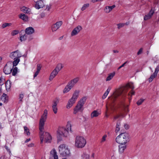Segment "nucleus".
I'll use <instances>...</instances> for the list:
<instances>
[{"instance_id":"1","label":"nucleus","mask_w":159,"mask_h":159,"mask_svg":"<svg viewBox=\"0 0 159 159\" xmlns=\"http://www.w3.org/2000/svg\"><path fill=\"white\" fill-rule=\"evenodd\" d=\"M47 115L48 111L45 109L44 110V113L41 116L39 120V128L40 131L39 135L41 143H43L44 138H45V142L47 143H51L52 139L51 135L48 133L44 132L45 122L47 119Z\"/></svg>"},{"instance_id":"2","label":"nucleus","mask_w":159,"mask_h":159,"mask_svg":"<svg viewBox=\"0 0 159 159\" xmlns=\"http://www.w3.org/2000/svg\"><path fill=\"white\" fill-rule=\"evenodd\" d=\"M129 88L131 89L132 90L128 94L129 96H132L133 95H134V92L133 90L134 89L133 83H129L125 86L122 87L113 93L112 98L113 99L112 101H114L116 98L120 95L122 94H125L126 93Z\"/></svg>"},{"instance_id":"3","label":"nucleus","mask_w":159,"mask_h":159,"mask_svg":"<svg viewBox=\"0 0 159 159\" xmlns=\"http://www.w3.org/2000/svg\"><path fill=\"white\" fill-rule=\"evenodd\" d=\"M80 91L79 90H75L72 94L71 97L68 100L66 105V108L70 109L75 103L79 97Z\"/></svg>"},{"instance_id":"4","label":"nucleus","mask_w":159,"mask_h":159,"mask_svg":"<svg viewBox=\"0 0 159 159\" xmlns=\"http://www.w3.org/2000/svg\"><path fill=\"white\" fill-rule=\"evenodd\" d=\"M57 137L59 141L62 139V137H66L69 135L68 130L63 127H59L57 131Z\"/></svg>"},{"instance_id":"5","label":"nucleus","mask_w":159,"mask_h":159,"mask_svg":"<svg viewBox=\"0 0 159 159\" xmlns=\"http://www.w3.org/2000/svg\"><path fill=\"white\" fill-rule=\"evenodd\" d=\"M58 152L60 155L63 157L68 156L70 154V151L67 146L62 144L58 147Z\"/></svg>"},{"instance_id":"6","label":"nucleus","mask_w":159,"mask_h":159,"mask_svg":"<svg viewBox=\"0 0 159 159\" xmlns=\"http://www.w3.org/2000/svg\"><path fill=\"white\" fill-rule=\"evenodd\" d=\"M86 142V139L82 136H77L75 140V146L78 148H82L84 147Z\"/></svg>"},{"instance_id":"7","label":"nucleus","mask_w":159,"mask_h":159,"mask_svg":"<svg viewBox=\"0 0 159 159\" xmlns=\"http://www.w3.org/2000/svg\"><path fill=\"white\" fill-rule=\"evenodd\" d=\"M128 134L125 133H122L119 135L116 139V142L120 144H125L127 141Z\"/></svg>"},{"instance_id":"8","label":"nucleus","mask_w":159,"mask_h":159,"mask_svg":"<svg viewBox=\"0 0 159 159\" xmlns=\"http://www.w3.org/2000/svg\"><path fill=\"white\" fill-rule=\"evenodd\" d=\"M22 56V55L19 50L11 52L9 55V57L12 59L20 58Z\"/></svg>"},{"instance_id":"9","label":"nucleus","mask_w":159,"mask_h":159,"mask_svg":"<svg viewBox=\"0 0 159 159\" xmlns=\"http://www.w3.org/2000/svg\"><path fill=\"white\" fill-rule=\"evenodd\" d=\"M13 66L11 63H7L5 66L4 69V72L6 74H9L11 72L13 69Z\"/></svg>"},{"instance_id":"10","label":"nucleus","mask_w":159,"mask_h":159,"mask_svg":"<svg viewBox=\"0 0 159 159\" xmlns=\"http://www.w3.org/2000/svg\"><path fill=\"white\" fill-rule=\"evenodd\" d=\"M82 27L80 25H78L75 28L71 33V35L72 37L77 35L82 30Z\"/></svg>"},{"instance_id":"11","label":"nucleus","mask_w":159,"mask_h":159,"mask_svg":"<svg viewBox=\"0 0 159 159\" xmlns=\"http://www.w3.org/2000/svg\"><path fill=\"white\" fill-rule=\"evenodd\" d=\"M83 106V105L78 102L76 106L74 109V114H75L79 111H82L84 110Z\"/></svg>"},{"instance_id":"12","label":"nucleus","mask_w":159,"mask_h":159,"mask_svg":"<svg viewBox=\"0 0 159 159\" xmlns=\"http://www.w3.org/2000/svg\"><path fill=\"white\" fill-rule=\"evenodd\" d=\"M62 24V21H59L57 22L55 24H53L51 27L52 32L56 31L61 25Z\"/></svg>"},{"instance_id":"13","label":"nucleus","mask_w":159,"mask_h":159,"mask_svg":"<svg viewBox=\"0 0 159 159\" xmlns=\"http://www.w3.org/2000/svg\"><path fill=\"white\" fill-rule=\"evenodd\" d=\"M45 6L43 0H39L36 2L35 5V8L37 9H39L43 8Z\"/></svg>"},{"instance_id":"14","label":"nucleus","mask_w":159,"mask_h":159,"mask_svg":"<svg viewBox=\"0 0 159 159\" xmlns=\"http://www.w3.org/2000/svg\"><path fill=\"white\" fill-rule=\"evenodd\" d=\"M49 159H58L57 151L54 149H53L50 152Z\"/></svg>"},{"instance_id":"15","label":"nucleus","mask_w":159,"mask_h":159,"mask_svg":"<svg viewBox=\"0 0 159 159\" xmlns=\"http://www.w3.org/2000/svg\"><path fill=\"white\" fill-rule=\"evenodd\" d=\"M79 80L78 78H76L69 81L68 84L72 88Z\"/></svg>"},{"instance_id":"16","label":"nucleus","mask_w":159,"mask_h":159,"mask_svg":"<svg viewBox=\"0 0 159 159\" xmlns=\"http://www.w3.org/2000/svg\"><path fill=\"white\" fill-rule=\"evenodd\" d=\"M27 34L24 32V30H22L20 33V40L21 41H23L26 40Z\"/></svg>"},{"instance_id":"17","label":"nucleus","mask_w":159,"mask_h":159,"mask_svg":"<svg viewBox=\"0 0 159 159\" xmlns=\"http://www.w3.org/2000/svg\"><path fill=\"white\" fill-rule=\"evenodd\" d=\"M116 7V6L113 5L112 6H107L104 8V11L105 13H108L110 12L112 10Z\"/></svg>"},{"instance_id":"18","label":"nucleus","mask_w":159,"mask_h":159,"mask_svg":"<svg viewBox=\"0 0 159 159\" xmlns=\"http://www.w3.org/2000/svg\"><path fill=\"white\" fill-rule=\"evenodd\" d=\"M34 29L31 27L26 28L25 30V33L27 35H30L34 33Z\"/></svg>"},{"instance_id":"19","label":"nucleus","mask_w":159,"mask_h":159,"mask_svg":"<svg viewBox=\"0 0 159 159\" xmlns=\"http://www.w3.org/2000/svg\"><path fill=\"white\" fill-rule=\"evenodd\" d=\"M58 102L57 101H54L52 105V108L53 111L55 114H56L57 111V105Z\"/></svg>"},{"instance_id":"20","label":"nucleus","mask_w":159,"mask_h":159,"mask_svg":"<svg viewBox=\"0 0 159 159\" xmlns=\"http://www.w3.org/2000/svg\"><path fill=\"white\" fill-rule=\"evenodd\" d=\"M153 13L154 11H153L152 9L151 10L149 13L144 16V20H147L150 19L153 15Z\"/></svg>"},{"instance_id":"21","label":"nucleus","mask_w":159,"mask_h":159,"mask_svg":"<svg viewBox=\"0 0 159 159\" xmlns=\"http://www.w3.org/2000/svg\"><path fill=\"white\" fill-rule=\"evenodd\" d=\"M100 113L97 110L93 111L91 113L90 116L91 118L98 117Z\"/></svg>"},{"instance_id":"22","label":"nucleus","mask_w":159,"mask_h":159,"mask_svg":"<svg viewBox=\"0 0 159 159\" xmlns=\"http://www.w3.org/2000/svg\"><path fill=\"white\" fill-rule=\"evenodd\" d=\"M58 72L55 70H54L53 71L51 72L50 76L49 77V80H52L57 75Z\"/></svg>"},{"instance_id":"23","label":"nucleus","mask_w":159,"mask_h":159,"mask_svg":"<svg viewBox=\"0 0 159 159\" xmlns=\"http://www.w3.org/2000/svg\"><path fill=\"white\" fill-rule=\"evenodd\" d=\"M20 18L25 22H27L28 21V17L25 14H21L19 15Z\"/></svg>"},{"instance_id":"24","label":"nucleus","mask_w":159,"mask_h":159,"mask_svg":"<svg viewBox=\"0 0 159 159\" xmlns=\"http://www.w3.org/2000/svg\"><path fill=\"white\" fill-rule=\"evenodd\" d=\"M20 9L21 11L26 13H28L30 11V9L25 7H21Z\"/></svg>"},{"instance_id":"25","label":"nucleus","mask_w":159,"mask_h":159,"mask_svg":"<svg viewBox=\"0 0 159 159\" xmlns=\"http://www.w3.org/2000/svg\"><path fill=\"white\" fill-rule=\"evenodd\" d=\"M119 150L120 153H123L126 148V146L125 144H120L119 146Z\"/></svg>"},{"instance_id":"26","label":"nucleus","mask_w":159,"mask_h":159,"mask_svg":"<svg viewBox=\"0 0 159 159\" xmlns=\"http://www.w3.org/2000/svg\"><path fill=\"white\" fill-rule=\"evenodd\" d=\"M72 88L67 84V85L63 90V92L64 93H66L68 92Z\"/></svg>"},{"instance_id":"27","label":"nucleus","mask_w":159,"mask_h":159,"mask_svg":"<svg viewBox=\"0 0 159 159\" xmlns=\"http://www.w3.org/2000/svg\"><path fill=\"white\" fill-rule=\"evenodd\" d=\"M1 100L4 102H7L8 101V97L5 93H3L2 96Z\"/></svg>"},{"instance_id":"28","label":"nucleus","mask_w":159,"mask_h":159,"mask_svg":"<svg viewBox=\"0 0 159 159\" xmlns=\"http://www.w3.org/2000/svg\"><path fill=\"white\" fill-rule=\"evenodd\" d=\"M13 59L14 60L13 62V67L17 66L20 61V58Z\"/></svg>"},{"instance_id":"29","label":"nucleus","mask_w":159,"mask_h":159,"mask_svg":"<svg viewBox=\"0 0 159 159\" xmlns=\"http://www.w3.org/2000/svg\"><path fill=\"white\" fill-rule=\"evenodd\" d=\"M115 74V72H113V73H111L107 77V78L106 79V81H108L111 80L113 77L114 76Z\"/></svg>"},{"instance_id":"30","label":"nucleus","mask_w":159,"mask_h":159,"mask_svg":"<svg viewBox=\"0 0 159 159\" xmlns=\"http://www.w3.org/2000/svg\"><path fill=\"white\" fill-rule=\"evenodd\" d=\"M111 89V88L110 87H108V88L107 89V90L106 91V92L102 96V98L103 99H104L106 98L109 92L110 91Z\"/></svg>"},{"instance_id":"31","label":"nucleus","mask_w":159,"mask_h":159,"mask_svg":"<svg viewBox=\"0 0 159 159\" xmlns=\"http://www.w3.org/2000/svg\"><path fill=\"white\" fill-rule=\"evenodd\" d=\"M87 99V97H84L81 98L78 102L84 105L85 102H86Z\"/></svg>"},{"instance_id":"32","label":"nucleus","mask_w":159,"mask_h":159,"mask_svg":"<svg viewBox=\"0 0 159 159\" xmlns=\"http://www.w3.org/2000/svg\"><path fill=\"white\" fill-rule=\"evenodd\" d=\"M66 129L70 131H71V121H68L66 125Z\"/></svg>"},{"instance_id":"33","label":"nucleus","mask_w":159,"mask_h":159,"mask_svg":"<svg viewBox=\"0 0 159 159\" xmlns=\"http://www.w3.org/2000/svg\"><path fill=\"white\" fill-rule=\"evenodd\" d=\"M63 67L62 64H59L57 65L54 70L57 71V72H59L63 68Z\"/></svg>"},{"instance_id":"34","label":"nucleus","mask_w":159,"mask_h":159,"mask_svg":"<svg viewBox=\"0 0 159 159\" xmlns=\"http://www.w3.org/2000/svg\"><path fill=\"white\" fill-rule=\"evenodd\" d=\"M120 122H117L116 125V133L118 132L120 130Z\"/></svg>"},{"instance_id":"35","label":"nucleus","mask_w":159,"mask_h":159,"mask_svg":"<svg viewBox=\"0 0 159 159\" xmlns=\"http://www.w3.org/2000/svg\"><path fill=\"white\" fill-rule=\"evenodd\" d=\"M12 24L11 23H5L2 24V29H4L7 27L11 26Z\"/></svg>"},{"instance_id":"36","label":"nucleus","mask_w":159,"mask_h":159,"mask_svg":"<svg viewBox=\"0 0 159 159\" xmlns=\"http://www.w3.org/2000/svg\"><path fill=\"white\" fill-rule=\"evenodd\" d=\"M24 132L27 135H30V133L29 131V129L26 126L24 127Z\"/></svg>"},{"instance_id":"37","label":"nucleus","mask_w":159,"mask_h":159,"mask_svg":"<svg viewBox=\"0 0 159 159\" xmlns=\"http://www.w3.org/2000/svg\"><path fill=\"white\" fill-rule=\"evenodd\" d=\"M89 3H86L83 5L82 7L81 8V10L83 11L85 10L87 7H89Z\"/></svg>"},{"instance_id":"38","label":"nucleus","mask_w":159,"mask_h":159,"mask_svg":"<svg viewBox=\"0 0 159 159\" xmlns=\"http://www.w3.org/2000/svg\"><path fill=\"white\" fill-rule=\"evenodd\" d=\"M83 157L85 159H89L90 156L88 154L84 153L82 155Z\"/></svg>"},{"instance_id":"39","label":"nucleus","mask_w":159,"mask_h":159,"mask_svg":"<svg viewBox=\"0 0 159 159\" xmlns=\"http://www.w3.org/2000/svg\"><path fill=\"white\" fill-rule=\"evenodd\" d=\"M18 71L17 68V67H15L12 72V75L13 76H15L16 74Z\"/></svg>"},{"instance_id":"40","label":"nucleus","mask_w":159,"mask_h":159,"mask_svg":"<svg viewBox=\"0 0 159 159\" xmlns=\"http://www.w3.org/2000/svg\"><path fill=\"white\" fill-rule=\"evenodd\" d=\"M144 99L141 98L137 102V104L138 105H141L144 102Z\"/></svg>"},{"instance_id":"41","label":"nucleus","mask_w":159,"mask_h":159,"mask_svg":"<svg viewBox=\"0 0 159 159\" xmlns=\"http://www.w3.org/2000/svg\"><path fill=\"white\" fill-rule=\"evenodd\" d=\"M157 75H155L154 74L152 75L149 78V82H151L152 81L153 79L155 78Z\"/></svg>"},{"instance_id":"42","label":"nucleus","mask_w":159,"mask_h":159,"mask_svg":"<svg viewBox=\"0 0 159 159\" xmlns=\"http://www.w3.org/2000/svg\"><path fill=\"white\" fill-rule=\"evenodd\" d=\"M19 33V31L17 30H13L11 32V35L12 36H14L17 34Z\"/></svg>"},{"instance_id":"43","label":"nucleus","mask_w":159,"mask_h":159,"mask_svg":"<svg viewBox=\"0 0 159 159\" xmlns=\"http://www.w3.org/2000/svg\"><path fill=\"white\" fill-rule=\"evenodd\" d=\"M10 81H7L6 83V89H9L10 87Z\"/></svg>"},{"instance_id":"44","label":"nucleus","mask_w":159,"mask_h":159,"mask_svg":"<svg viewBox=\"0 0 159 159\" xmlns=\"http://www.w3.org/2000/svg\"><path fill=\"white\" fill-rule=\"evenodd\" d=\"M24 97V95L22 93H21L19 95V101L20 102H22V100Z\"/></svg>"},{"instance_id":"45","label":"nucleus","mask_w":159,"mask_h":159,"mask_svg":"<svg viewBox=\"0 0 159 159\" xmlns=\"http://www.w3.org/2000/svg\"><path fill=\"white\" fill-rule=\"evenodd\" d=\"M159 70V66H157L155 69V72L154 74L155 75H157L158 72Z\"/></svg>"},{"instance_id":"46","label":"nucleus","mask_w":159,"mask_h":159,"mask_svg":"<svg viewBox=\"0 0 159 159\" xmlns=\"http://www.w3.org/2000/svg\"><path fill=\"white\" fill-rule=\"evenodd\" d=\"M107 137V135L106 134L104 135L101 141V143H103L106 140V138Z\"/></svg>"},{"instance_id":"47","label":"nucleus","mask_w":159,"mask_h":159,"mask_svg":"<svg viewBox=\"0 0 159 159\" xmlns=\"http://www.w3.org/2000/svg\"><path fill=\"white\" fill-rule=\"evenodd\" d=\"M125 25V24L124 23H119L117 25L118 26V29H120L121 28L123 27Z\"/></svg>"},{"instance_id":"48","label":"nucleus","mask_w":159,"mask_h":159,"mask_svg":"<svg viewBox=\"0 0 159 159\" xmlns=\"http://www.w3.org/2000/svg\"><path fill=\"white\" fill-rule=\"evenodd\" d=\"M41 68V66L40 64H38L37 66V70L39 71Z\"/></svg>"},{"instance_id":"49","label":"nucleus","mask_w":159,"mask_h":159,"mask_svg":"<svg viewBox=\"0 0 159 159\" xmlns=\"http://www.w3.org/2000/svg\"><path fill=\"white\" fill-rule=\"evenodd\" d=\"M127 63V61H126L123 64H122L121 66H119L117 69L118 70H119L122 67H124L125 66V64Z\"/></svg>"},{"instance_id":"50","label":"nucleus","mask_w":159,"mask_h":159,"mask_svg":"<svg viewBox=\"0 0 159 159\" xmlns=\"http://www.w3.org/2000/svg\"><path fill=\"white\" fill-rule=\"evenodd\" d=\"M51 7V5L49 4L46 6V9L48 11H49Z\"/></svg>"},{"instance_id":"51","label":"nucleus","mask_w":159,"mask_h":159,"mask_svg":"<svg viewBox=\"0 0 159 159\" xmlns=\"http://www.w3.org/2000/svg\"><path fill=\"white\" fill-rule=\"evenodd\" d=\"M142 51H143L142 48H140L137 53L138 55H139L140 54H141L142 53Z\"/></svg>"},{"instance_id":"52","label":"nucleus","mask_w":159,"mask_h":159,"mask_svg":"<svg viewBox=\"0 0 159 159\" xmlns=\"http://www.w3.org/2000/svg\"><path fill=\"white\" fill-rule=\"evenodd\" d=\"M39 71H38L37 70L36 71V72H35L34 75V78H35V77H36L37 76V75L39 74Z\"/></svg>"},{"instance_id":"53","label":"nucleus","mask_w":159,"mask_h":159,"mask_svg":"<svg viewBox=\"0 0 159 159\" xmlns=\"http://www.w3.org/2000/svg\"><path fill=\"white\" fill-rule=\"evenodd\" d=\"M5 148L6 149L7 151L9 152V153H11V151L10 149L8 148V147L7 146H5Z\"/></svg>"},{"instance_id":"54","label":"nucleus","mask_w":159,"mask_h":159,"mask_svg":"<svg viewBox=\"0 0 159 159\" xmlns=\"http://www.w3.org/2000/svg\"><path fill=\"white\" fill-rule=\"evenodd\" d=\"M126 129H128L129 128L128 125L127 124H125L124 125Z\"/></svg>"},{"instance_id":"55","label":"nucleus","mask_w":159,"mask_h":159,"mask_svg":"<svg viewBox=\"0 0 159 159\" xmlns=\"http://www.w3.org/2000/svg\"><path fill=\"white\" fill-rule=\"evenodd\" d=\"M34 145V144H33V143H31L30 144H29L28 145V146L30 147H32Z\"/></svg>"},{"instance_id":"56","label":"nucleus","mask_w":159,"mask_h":159,"mask_svg":"<svg viewBox=\"0 0 159 159\" xmlns=\"http://www.w3.org/2000/svg\"><path fill=\"white\" fill-rule=\"evenodd\" d=\"M94 155H95V154L94 153H93L92 154V155H91V157L92 158H94Z\"/></svg>"},{"instance_id":"57","label":"nucleus","mask_w":159,"mask_h":159,"mask_svg":"<svg viewBox=\"0 0 159 159\" xmlns=\"http://www.w3.org/2000/svg\"><path fill=\"white\" fill-rule=\"evenodd\" d=\"M125 112H126V111H129V110L127 108V107H126L125 108Z\"/></svg>"},{"instance_id":"58","label":"nucleus","mask_w":159,"mask_h":159,"mask_svg":"<svg viewBox=\"0 0 159 159\" xmlns=\"http://www.w3.org/2000/svg\"><path fill=\"white\" fill-rule=\"evenodd\" d=\"M30 140V139H27L25 141V142L26 143H27V142H29Z\"/></svg>"},{"instance_id":"59","label":"nucleus","mask_w":159,"mask_h":159,"mask_svg":"<svg viewBox=\"0 0 159 159\" xmlns=\"http://www.w3.org/2000/svg\"><path fill=\"white\" fill-rule=\"evenodd\" d=\"M113 52H114V53H118V51L117 50H113Z\"/></svg>"},{"instance_id":"60","label":"nucleus","mask_w":159,"mask_h":159,"mask_svg":"<svg viewBox=\"0 0 159 159\" xmlns=\"http://www.w3.org/2000/svg\"><path fill=\"white\" fill-rule=\"evenodd\" d=\"M119 116H115L114 117V118L115 119H116L118 118L119 117Z\"/></svg>"},{"instance_id":"61","label":"nucleus","mask_w":159,"mask_h":159,"mask_svg":"<svg viewBox=\"0 0 159 159\" xmlns=\"http://www.w3.org/2000/svg\"><path fill=\"white\" fill-rule=\"evenodd\" d=\"M2 79L1 78H0V84L2 83Z\"/></svg>"},{"instance_id":"62","label":"nucleus","mask_w":159,"mask_h":159,"mask_svg":"<svg viewBox=\"0 0 159 159\" xmlns=\"http://www.w3.org/2000/svg\"><path fill=\"white\" fill-rule=\"evenodd\" d=\"M106 109H107V111L108 109V108L107 106H106Z\"/></svg>"},{"instance_id":"63","label":"nucleus","mask_w":159,"mask_h":159,"mask_svg":"<svg viewBox=\"0 0 159 159\" xmlns=\"http://www.w3.org/2000/svg\"><path fill=\"white\" fill-rule=\"evenodd\" d=\"M2 128L1 124L0 123V128Z\"/></svg>"},{"instance_id":"64","label":"nucleus","mask_w":159,"mask_h":159,"mask_svg":"<svg viewBox=\"0 0 159 159\" xmlns=\"http://www.w3.org/2000/svg\"><path fill=\"white\" fill-rule=\"evenodd\" d=\"M105 116H106L107 117H108V115H107V114H105Z\"/></svg>"}]
</instances>
